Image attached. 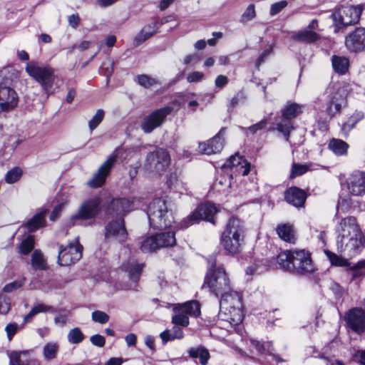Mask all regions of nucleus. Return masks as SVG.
<instances>
[{
	"label": "nucleus",
	"instance_id": "1",
	"mask_svg": "<svg viewBox=\"0 0 365 365\" xmlns=\"http://www.w3.org/2000/svg\"><path fill=\"white\" fill-rule=\"evenodd\" d=\"M338 252L348 257L359 254L365 247V235L355 217L341 218L336 226Z\"/></svg>",
	"mask_w": 365,
	"mask_h": 365
},
{
	"label": "nucleus",
	"instance_id": "2",
	"mask_svg": "<svg viewBox=\"0 0 365 365\" xmlns=\"http://www.w3.org/2000/svg\"><path fill=\"white\" fill-rule=\"evenodd\" d=\"M244 237L242 222L238 218L232 217L220 236V245L227 253L234 255L241 251Z\"/></svg>",
	"mask_w": 365,
	"mask_h": 365
},
{
	"label": "nucleus",
	"instance_id": "3",
	"mask_svg": "<svg viewBox=\"0 0 365 365\" xmlns=\"http://www.w3.org/2000/svg\"><path fill=\"white\" fill-rule=\"evenodd\" d=\"M280 267L298 273L309 272L313 270L310 253L305 250H287L277 256Z\"/></svg>",
	"mask_w": 365,
	"mask_h": 365
},
{
	"label": "nucleus",
	"instance_id": "4",
	"mask_svg": "<svg viewBox=\"0 0 365 365\" xmlns=\"http://www.w3.org/2000/svg\"><path fill=\"white\" fill-rule=\"evenodd\" d=\"M148 216L150 225L154 229H166L174 222L172 211L168 207L166 200L163 198H156L149 204Z\"/></svg>",
	"mask_w": 365,
	"mask_h": 365
},
{
	"label": "nucleus",
	"instance_id": "5",
	"mask_svg": "<svg viewBox=\"0 0 365 365\" xmlns=\"http://www.w3.org/2000/svg\"><path fill=\"white\" fill-rule=\"evenodd\" d=\"M203 287L208 288L210 292L217 297L230 290V279L225 269L221 267L216 266L215 259H212L209 262Z\"/></svg>",
	"mask_w": 365,
	"mask_h": 365
},
{
	"label": "nucleus",
	"instance_id": "6",
	"mask_svg": "<svg viewBox=\"0 0 365 365\" xmlns=\"http://www.w3.org/2000/svg\"><path fill=\"white\" fill-rule=\"evenodd\" d=\"M170 163L168 152L163 148H157L148 153L144 169L153 175H161L166 171Z\"/></svg>",
	"mask_w": 365,
	"mask_h": 365
},
{
	"label": "nucleus",
	"instance_id": "7",
	"mask_svg": "<svg viewBox=\"0 0 365 365\" xmlns=\"http://www.w3.org/2000/svg\"><path fill=\"white\" fill-rule=\"evenodd\" d=\"M26 73L37 82L43 91L48 93L55 80L54 71L49 66H40L36 63L31 62L26 66Z\"/></svg>",
	"mask_w": 365,
	"mask_h": 365
},
{
	"label": "nucleus",
	"instance_id": "8",
	"mask_svg": "<svg viewBox=\"0 0 365 365\" xmlns=\"http://www.w3.org/2000/svg\"><path fill=\"white\" fill-rule=\"evenodd\" d=\"M364 6H348L339 8L331 16L337 29L357 23L359 21Z\"/></svg>",
	"mask_w": 365,
	"mask_h": 365
},
{
	"label": "nucleus",
	"instance_id": "9",
	"mask_svg": "<svg viewBox=\"0 0 365 365\" xmlns=\"http://www.w3.org/2000/svg\"><path fill=\"white\" fill-rule=\"evenodd\" d=\"M175 243L174 232H161L146 237L141 242L140 249L144 252H150L160 248L172 247Z\"/></svg>",
	"mask_w": 365,
	"mask_h": 365
},
{
	"label": "nucleus",
	"instance_id": "10",
	"mask_svg": "<svg viewBox=\"0 0 365 365\" xmlns=\"http://www.w3.org/2000/svg\"><path fill=\"white\" fill-rule=\"evenodd\" d=\"M121 150L122 149L120 148H117L112 152V153L108 157L107 160L99 167L92 178L88 181L87 184L89 187L97 188L101 187L104 184L106 179L115 163Z\"/></svg>",
	"mask_w": 365,
	"mask_h": 365
},
{
	"label": "nucleus",
	"instance_id": "11",
	"mask_svg": "<svg viewBox=\"0 0 365 365\" xmlns=\"http://www.w3.org/2000/svg\"><path fill=\"white\" fill-rule=\"evenodd\" d=\"M302 112V106L296 103H287L282 110L284 121L277 124V130L283 133L286 140H289V133L293 129V124L290 121L297 118Z\"/></svg>",
	"mask_w": 365,
	"mask_h": 365
},
{
	"label": "nucleus",
	"instance_id": "12",
	"mask_svg": "<svg viewBox=\"0 0 365 365\" xmlns=\"http://www.w3.org/2000/svg\"><path fill=\"white\" fill-rule=\"evenodd\" d=\"M83 247L78 238L66 247H60L58 263L61 266H68L78 261L82 257Z\"/></svg>",
	"mask_w": 365,
	"mask_h": 365
},
{
	"label": "nucleus",
	"instance_id": "13",
	"mask_svg": "<svg viewBox=\"0 0 365 365\" xmlns=\"http://www.w3.org/2000/svg\"><path fill=\"white\" fill-rule=\"evenodd\" d=\"M101 200L99 197H93L85 200L80 206L77 213L73 215L71 221L72 225L77 224L78 220L93 218L100 212Z\"/></svg>",
	"mask_w": 365,
	"mask_h": 365
},
{
	"label": "nucleus",
	"instance_id": "14",
	"mask_svg": "<svg viewBox=\"0 0 365 365\" xmlns=\"http://www.w3.org/2000/svg\"><path fill=\"white\" fill-rule=\"evenodd\" d=\"M217 212V210L214 205L211 203L201 204L192 214L182 221V227H187L200 220H206L214 224L213 217Z\"/></svg>",
	"mask_w": 365,
	"mask_h": 365
},
{
	"label": "nucleus",
	"instance_id": "15",
	"mask_svg": "<svg viewBox=\"0 0 365 365\" xmlns=\"http://www.w3.org/2000/svg\"><path fill=\"white\" fill-rule=\"evenodd\" d=\"M18 103L19 96L16 91L8 82H0V113L14 110Z\"/></svg>",
	"mask_w": 365,
	"mask_h": 365
},
{
	"label": "nucleus",
	"instance_id": "16",
	"mask_svg": "<svg viewBox=\"0 0 365 365\" xmlns=\"http://www.w3.org/2000/svg\"><path fill=\"white\" fill-rule=\"evenodd\" d=\"M346 48L354 53L365 52V27H356L344 40Z\"/></svg>",
	"mask_w": 365,
	"mask_h": 365
},
{
	"label": "nucleus",
	"instance_id": "17",
	"mask_svg": "<svg viewBox=\"0 0 365 365\" xmlns=\"http://www.w3.org/2000/svg\"><path fill=\"white\" fill-rule=\"evenodd\" d=\"M172 111L170 107L158 109L147 115L141 124V128L145 133H151L154 129L160 127L168 115Z\"/></svg>",
	"mask_w": 365,
	"mask_h": 365
},
{
	"label": "nucleus",
	"instance_id": "18",
	"mask_svg": "<svg viewBox=\"0 0 365 365\" xmlns=\"http://www.w3.org/2000/svg\"><path fill=\"white\" fill-rule=\"evenodd\" d=\"M348 328L360 334L365 330V312L361 308L355 307L346 312L344 317Z\"/></svg>",
	"mask_w": 365,
	"mask_h": 365
},
{
	"label": "nucleus",
	"instance_id": "19",
	"mask_svg": "<svg viewBox=\"0 0 365 365\" xmlns=\"http://www.w3.org/2000/svg\"><path fill=\"white\" fill-rule=\"evenodd\" d=\"M347 187L349 192L356 196L365 194V172L354 171L347 179Z\"/></svg>",
	"mask_w": 365,
	"mask_h": 365
},
{
	"label": "nucleus",
	"instance_id": "20",
	"mask_svg": "<svg viewBox=\"0 0 365 365\" xmlns=\"http://www.w3.org/2000/svg\"><path fill=\"white\" fill-rule=\"evenodd\" d=\"M224 130H221L215 136L206 142L200 143L198 148L199 151L203 154L212 155L220 153L224 146V139L222 138Z\"/></svg>",
	"mask_w": 365,
	"mask_h": 365
},
{
	"label": "nucleus",
	"instance_id": "21",
	"mask_svg": "<svg viewBox=\"0 0 365 365\" xmlns=\"http://www.w3.org/2000/svg\"><path fill=\"white\" fill-rule=\"evenodd\" d=\"M106 238L109 239L115 237L117 240L122 242L127 238V232L124 226L123 219L110 222L106 227Z\"/></svg>",
	"mask_w": 365,
	"mask_h": 365
},
{
	"label": "nucleus",
	"instance_id": "22",
	"mask_svg": "<svg viewBox=\"0 0 365 365\" xmlns=\"http://www.w3.org/2000/svg\"><path fill=\"white\" fill-rule=\"evenodd\" d=\"M220 295H222L220 301V310L242 307V299L239 293L230 289Z\"/></svg>",
	"mask_w": 365,
	"mask_h": 365
},
{
	"label": "nucleus",
	"instance_id": "23",
	"mask_svg": "<svg viewBox=\"0 0 365 365\" xmlns=\"http://www.w3.org/2000/svg\"><path fill=\"white\" fill-rule=\"evenodd\" d=\"M346 96V91L344 88H338L334 93L327 108V113L331 116H334L336 113L340 111L342 105L345 102Z\"/></svg>",
	"mask_w": 365,
	"mask_h": 365
},
{
	"label": "nucleus",
	"instance_id": "24",
	"mask_svg": "<svg viewBox=\"0 0 365 365\" xmlns=\"http://www.w3.org/2000/svg\"><path fill=\"white\" fill-rule=\"evenodd\" d=\"M284 197L289 204L295 207L303 206L307 198L305 192L296 187L288 189Z\"/></svg>",
	"mask_w": 365,
	"mask_h": 365
},
{
	"label": "nucleus",
	"instance_id": "25",
	"mask_svg": "<svg viewBox=\"0 0 365 365\" xmlns=\"http://www.w3.org/2000/svg\"><path fill=\"white\" fill-rule=\"evenodd\" d=\"M220 317L223 321L229 322L232 326L240 324L243 320L242 307L220 310Z\"/></svg>",
	"mask_w": 365,
	"mask_h": 365
},
{
	"label": "nucleus",
	"instance_id": "26",
	"mask_svg": "<svg viewBox=\"0 0 365 365\" xmlns=\"http://www.w3.org/2000/svg\"><path fill=\"white\" fill-rule=\"evenodd\" d=\"M225 168L237 167V171L243 176L248 175L250 173V164L242 160L239 155H232L227 163L224 165Z\"/></svg>",
	"mask_w": 365,
	"mask_h": 365
},
{
	"label": "nucleus",
	"instance_id": "27",
	"mask_svg": "<svg viewBox=\"0 0 365 365\" xmlns=\"http://www.w3.org/2000/svg\"><path fill=\"white\" fill-rule=\"evenodd\" d=\"M135 199L118 198L111 202L110 207L117 213L128 212L134 208Z\"/></svg>",
	"mask_w": 365,
	"mask_h": 365
},
{
	"label": "nucleus",
	"instance_id": "28",
	"mask_svg": "<svg viewBox=\"0 0 365 365\" xmlns=\"http://www.w3.org/2000/svg\"><path fill=\"white\" fill-rule=\"evenodd\" d=\"M173 310L182 311L187 315L197 317L200 314V305L197 301H190L184 304H176Z\"/></svg>",
	"mask_w": 365,
	"mask_h": 365
},
{
	"label": "nucleus",
	"instance_id": "29",
	"mask_svg": "<svg viewBox=\"0 0 365 365\" xmlns=\"http://www.w3.org/2000/svg\"><path fill=\"white\" fill-rule=\"evenodd\" d=\"M157 30L158 26L156 23L145 26L136 35L134 39L135 45L138 46L142 44L147 39L150 38L153 35H154Z\"/></svg>",
	"mask_w": 365,
	"mask_h": 365
},
{
	"label": "nucleus",
	"instance_id": "30",
	"mask_svg": "<svg viewBox=\"0 0 365 365\" xmlns=\"http://www.w3.org/2000/svg\"><path fill=\"white\" fill-rule=\"evenodd\" d=\"M47 210H42L36 213L31 220L26 222V227L29 232H34L37 229L43 227L46 223L45 217Z\"/></svg>",
	"mask_w": 365,
	"mask_h": 365
},
{
	"label": "nucleus",
	"instance_id": "31",
	"mask_svg": "<svg viewBox=\"0 0 365 365\" xmlns=\"http://www.w3.org/2000/svg\"><path fill=\"white\" fill-rule=\"evenodd\" d=\"M292 38L302 42L314 43L320 38V36L314 31L304 29L294 33Z\"/></svg>",
	"mask_w": 365,
	"mask_h": 365
},
{
	"label": "nucleus",
	"instance_id": "32",
	"mask_svg": "<svg viewBox=\"0 0 365 365\" xmlns=\"http://www.w3.org/2000/svg\"><path fill=\"white\" fill-rule=\"evenodd\" d=\"M328 148L336 155H346L349 145L341 139L332 138L328 144Z\"/></svg>",
	"mask_w": 365,
	"mask_h": 365
},
{
	"label": "nucleus",
	"instance_id": "33",
	"mask_svg": "<svg viewBox=\"0 0 365 365\" xmlns=\"http://www.w3.org/2000/svg\"><path fill=\"white\" fill-rule=\"evenodd\" d=\"M278 236L284 241L294 243L295 241L294 231L291 225L282 224L277 227Z\"/></svg>",
	"mask_w": 365,
	"mask_h": 365
},
{
	"label": "nucleus",
	"instance_id": "34",
	"mask_svg": "<svg viewBox=\"0 0 365 365\" xmlns=\"http://www.w3.org/2000/svg\"><path fill=\"white\" fill-rule=\"evenodd\" d=\"M188 354L192 359H199L202 365H207L210 357L208 350L202 346L190 348Z\"/></svg>",
	"mask_w": 365,
	"mask_h": 365
},
{
	"label": "nucleus",
	"instance_id": "35",
	"mask_svg": "<svg viewBox=\"0 0 365 365\" xmlns=\"http://www.w3.org/2000/svg\"><path fill=\"white\" fill-rule=\"evenodd\" d=\"M331 62L333 68L336 73L339 74H344L348 71L349 67V61L347 58L344 56H333Z\"/></svg>",
	"mask_w": 365,
	"mask_h": 365
},
{
	"label": "nucleus",
	"instance_id": "36",
	"mask_svg": "<svg viewBox=\"0 0 365 365\" xmlns=\"http://www.w3.org/2000/svg\"><path fill=\"white\" fill-rule=\"evenodd\" d=\"M31 266L36 270L48 269L46 259L38 250H36L31 255Z\"/></svg>",
	"mask_w": 365,
	"mask_h": 365
},
{
	"label": "nucleus",
	"instance_id": "37",
	"mask_svg": "<svg viewBox=\"0 0 365 365\" xmlns=\"http://www.w3.org/2000/svg\"><path fill=\"white\" fill-rule=\"evenodd\" d=\"M168 187L177 192L182 194L186 190L185 184L178 178L175 173L169 175L167 182Z\"/></svg>",
	"mask_w": 365,
	"mask_h": 365
},
{
	"label": "nucleus",
	"instance_id": "38",
	"mask_svg": "<svg viewBox=\"0 0 365 365\" xmlns=\"http://www.w3.org/2000/svg\"><path fill=\"white\" fill-rule=\"evenodd\" d=\"M251 345L260 354H272L274 347L271 341L261 344L259 341L251 339Z\"/></svg>",
	"mask_w": 365,
	"mask_h": 365
},
{
	"label": "nucleus",
	"instance_id": "39",
	"mask_svg": "<svg viewBox=\"0 0 365 365\" xmlns=\"http://www.w3.org/2000/svg\"><path fill=\"white\" fill-rule=\"evenodd\" d=\"M324 253L332 265L337 267H349L350 264L345 258L329 251L324 250Z\"/></svg>",
	"mask_w": 365,
	"mask_h": 365
},
{
	"label": "nucleus",
	"instance_id": "40",
	"mask_svg": "<svg viewBox=\"0 0 365 365\" xmlns=\"http://www.w3.org/2000/svg\"><path fill=\"white\" fill-rule=\"evenodd\" d=\"M52 307L51 306L44 304H36L32 307L31 310L29 313L25 316L24 321L25 322L31 320L35 315L38 313L47 312L51 311Z\"/></svg>",
	"mask_w": 365,
	"mask_h": 365
},
{
	"label": "nucleus",
	"instance_id": "41",
	"mask_svg": "<svg viewBox=\"0 0 365 365\" xmlns=\"http://www.w3.org/2000/svg\"><path fill=\"white\" fill-rule=\"evenodd\" d=\"M84 334L78 327L71 329L67 335L70 344H78L84 339Z\"/></svg>",
	"mask_w": 365,
	"mask_h": 365
},
{
	"label": "nucleus",
	"instance_id": "42",
	"mask_svg": "<svg viewBox=\"0 0 365 365\" xmlns=\"http://www.w3.org/2000/svg\"><path fill=\"white\" fill-rule=\"evenodd\" d=\"M58 350V345L56 342H49L46 344L43 350V356L47 360L53 359Z\"/></svg>",
	"mask_w": 365,
	"mask_h": 365
},
{
	"label": "nucleus",
	"instance_id": "43",
	"mask_svg": "<svg viewBox=\"0 0 365 365\" xmlns=\"http://www.w3.org/2000/svg\"><path fill=\"white\" fill-rule=\"evenodd\" d=\"M30 351H13L9 354V365H24L22 356H27Z\"/></svg>",
	"mask_w": 365,
	"mask_h": 365
},
{
	"label": "nucleus",
	"instance_id": "44",
	"mask_svg": "<svg viewBox=\"0 0 365 365\" xmlns=\"http://www.w3.org/2000/svg\"><path fill=\"white\" fill-rule=\"evenodd\" d=\"M34 237L31 235L28 236L19 245V252L22 255H28L34 249Z\"/></svg>",
	"mask_w": 365,
	"mask_h": 365
},
{
	"label": "nucleus",
	"instance_id": "45",
	"mask_svg": "<svg viewBox=\"0 0 365 365\" xmlns=\"http://www.w3.org/2000/svg\"><path fill=\"white\" fill-rule=\"evenodd\" d=\"M178 313L172 317V322L178 326L187 327L189 324V318L185 312L178 311Z\"/></svg>",
	"mask_w": 365,
	"mask_h": 365
},
{
	"label": "nucleus",
	"instance_id": "46",
	"mask_svg": "<svg viewBox=\"0 0 365 365\" xmlns=\"http://www.w3.org/2000/svg\"><path fill=\"white\" fill-rule=\"evenodd\" d=\"M256 17L255 6L253 4H250L241 16L240 21L246 23L252 21Z\"/></svg>",
	"mask_w": 365,
	"mask_h": 365
},
{
	"label": "nucleus",
	"instance_id": "47",
	"mask_svg": "<svg viewBox=\"0 0 365 365\" xmlns=\"http://www.w3.org/2000/svg\"><path fill=\"white\" fill-rule=\"evenodd\" d=\"M349 271L353 278L365 276V261H361L349 267Z\"/></svg>",
	"mask_w": 365,
	"mask_h": 365
},
{
	"label": "nucleus",
	"instance_id": "48",
	"mask_svg": "<svg viewBox=\"0 0 365 365\" xmlns=\"http://www.w3.org/2000/svg\"><path fill=\"white\" fill-rule=\"evenodd\" d=\"M143 269V264H131L127 267V271L129 274V277L131 280L136 282L141 273Z\"/></svg>",
	"mask_w": 365,
	"mask_h": 365
},
{
	"label": "nucleus",
	"instance_id": "49",
	"mask_svg": "<svg viewBox=\"0 0 365 365\" xmlns=\"http://www.w3.org/2000/svg\"><path fill=\"white\" fill-rule=\"evenodd\" d=\"M105 115V112L103 109L97 110L96 114L92 119L88 122V126L91 130L96 128L98 125L102 122Z\"/></svg>",
	"mask_w": 365,
	"mask_h": 365
},
{
	"label": "nucleus",
	"instance_id": "50",
	"mask_svg": "<svg viewBox=\"0 0 365 365\" xmlns=\"http://www.w3.org/2000/svg\"><path fill=\"white\" fill-rule=\"evenodd\" d=\"M21 170L19 168H15L6 173L5 177L6 182L10 184L14 183L21 178Z\"/></svg>",
	"mask_w": 365,
	"mask_h": 365
},
{
	"label": "nucleus",
	"instance_id": "51",
	"mask_svg": "<svg viewBox=\"0 0 365 365\" xmlns=\"http://www.w3.org/2000/svg\"><path fill=\"white\" fill-rule=\"evenodd\" d=\"M137 79L138 83L145 88H149L158 84V81L155 78H150L147 75L138 76Z\"/></svg>",
	"mask_w": 365,
	"mask_h": 365
},
{
	"label": "nucleus",
	"instance_id": "52",
	"mask_svg": "<svg viewBox=\"0 0 365 365\" xmlns=\"http://www.w3.org/2000/svg\"><path fill=\"white\" fill-rule=\"evenodd\" d=\"M113 71V62L110 59L105 61L101 66V72L107 78L108 82L109 77L112 75Z\"/></svg>",
	"mask_w": 365,
	"mask_h": 365
},
{
	"label": "nucleus",
	"instance_id": "53",
	"mask_svg": "<svg viewBox=\"0 0 365 365\" xmlns=\"http://www.w3.org/2000/svg\"><path fill=\"white\" fill-rule=\"evenodd\" d=\"M308 170V166L306 165H300L294 163L290 174V178H294L297 176L302 175L307 173Z\"/></svg>",
	"mask_w": 365,
	"mask_h": 365
},
{
	"label": "nucleus",
	"instance_id": "54",
	"mask_svg": "<svg viewBox=\"0 0 365 365\" xmlns=\"http://www.w3.org/2000/svg\"><path fill=\"white\" fill-rule=\"evenodd\" d=\"M93 321L100 323L106 324L109 320V316L104 312L102 311H94L91 315Z\"/></svg>",
	"mask_w": 365,
	"mask_h": 365
},
{
	"label": "nucleus",
	"instance_id": "55",
	"mask_svg": "<svg viewBox=\"0 0 365 365\" xmlns=\"http://www.w3.org/2000/svg\"><path fill=\"white\" fill-rule=\"evenodd\" d=\"M11 308V302L9 298L3 294H0V314H6Z\"/></svg>",
	"mask_w": 365,
	"mask_h": 365
},
{
	"label": "nucleus",
	"instance_id": "56",
	"mask_svg": "<svg viewBox=\"0 0 365 365\" xmlns=\"http://www.w3.org/2000/svg\"><path fill=\"white\" fill-rule=\"evenodd\" d=\"M287 5V2L286 1H281L277 3L272 4L269 14L271 16H274L279 13L284 8H285Z\"/></svg>",
	"mask_w": 365,
	"mask_h": 365
},
{
	"label": "nucleus",
	"instance_id": "57",
	"mask_svg": "<svg viewBox=\"0 0 365 365\" xmlns=\"http://www.w3.org/2000/svg\"><path fill=\"white\" fill-rule=\"evenodd\" d=\"M268 123V120L266 118L262 119L259 122L255 123V125L250 126L247 130L250 131L252 133H255L259 130L264 129Z\"/></svg>",
	"mask_w": 365,
	"mask_h": 365
},
{
	"label": "nucleus",
	"instance_id": "58",
	"mask_svg": "<svg viewBox=\"0 0 365 365\" xmlns=\"http://www.w3.org/2000/svg\"><path fill=\"white\" fill-rule=\"evenodd\" d=\"M90 341L94 346L98 347H103L106 343L104 336L100 334H94L91 336Z\"/></svg>",
	"mask_w": 365,
	"mask_h": 365
},
{
	"label": "nucleus",
	"instance_id": "59",
	"mask_svg": "<svg viewBox=\"0 0 365 365\" xmlns=\"http://www.w3.org/2000/svg\"><path fill=\"white\" fill-rule=\"evenodd\" d=\"M204 78V73L200 71H194L189 73L187 76V81L189 83L199 82Z\"/></svg>",
	"mask_w": 365,
	"mask_h": 365
},
{
	"label": "nucleus",
	"instance_id": "60",
	"mask_svg": "<svg viewBox=\"0 0 365 365\" xmlns=\"http://www.w3.org/2000/svg\"><path fill=\"white\" fill-rule=\"evenodd\" d=\"M18 329H19V326L16 323L9 324L6 327L5 331L6 332L7 337H8L9 341L11 340L12 337L16 334V332L17 331Z\"/></svg>",
	"mask_w": 365,
	"mask_h": 365
},
{
	"label": "nucleus",
	"instance_id": "61",
	"mask_svg": "<svg viewBox=\"0 0 365 365\" xmlns=\"http://www.w3.org/2000/svg\"><path fill=\"white\" fill-rule=\"evenodd\" d=\"M363 118L362 113H357L355 115L351 116L344 124V127H348L349 128H353L355 126V124Z\"/></svg>",
	"mask_w": 365,
	"mask_h": 365
},
{
	"label": "nucleus",
	"instance_id": "62",
	"mask_svg": "<svg viewBox=\"0 0 365 365\" xmlns=\"http://www.w3.org/2000/svg\"><path fill=\"white\" fill-rule=\"evenodd\" d=\"M228 83V78L226 76L219 75L216 77L215 85L219 88H222Z\"/></svg>",
	"mask_w": 365,
	"mask_h": 365
},
{
	"label": "nucleus",
	"instance_id": "63",
	"mask_svg": "<svg viewBox=\"0 0 365 365\" xmlns=\"http://www.w3.org/2000/svg\"><path fill=\"white\" fill-rule=\"evenodd\" d=\"M21 286H22V284L21 282H13L6 284L3 288V291L4 292L9 293V292H11L19 289Z\"/></svg>",
	"mask_w": 365,
	"mask_h": 365
},
{
	"label": "nucleus",
	"instance_id": "64",
	"mask_svg": "<svg viewBox=\"0 0 365 365\" xmlns=\"http://www.w3.org/2000/svg\"><path fill=\"white\" fill-rule=\"evenodd\" d=\"M80 17L77 14H72L68 16V24L73 29L77 28L80 23Z\"/></svg>",
	"mask_w": 365,
	"mask_h": 365
}]
</instances>
